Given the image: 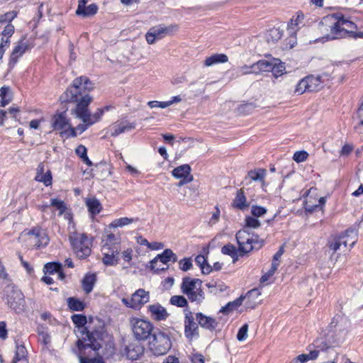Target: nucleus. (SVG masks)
I'll return each instance as SVG.
<instances>
[{
    "mask_svg": "<svg viewBox=\"0 0 363 363\" xmlns=\"http://www.w3.org/2000/svg\"><path fill=\"white\" fill-rule=\"evenodd\" d=\"M94 88V84L86 76L75 78L66 91L60 96L62 103L75 104L71 110L72 114L76 118H83L89 124H94L100 121L104 113V109L98 108L94 114H91L89 106L93 101L89 92Z\"/></svg>",
    "mask_w": 363,
    "mask_h": 363,
    "instance_id": "nucleus-1",
    "label": "nucleus"
},
{
    "mask_svg": "<svg viewBox=\"0 0 363 363\" xmlns=\"http://www.w3.org/2000/svg\"><path fill=\"white\" fill-rule=\"evenodd\" d=\"M71 319L81 333V337H79L76 342V346L79 352L83 353L86 349L91 348L95 352L99 351L102 345L99 341H102L104 337L105 329L104 326H99L92 330H89L86 325L87 318L84 314H73Z\"/></svg>",
    "mask_w": 363,
    "mask_h": 363,
    "instance_id": "nucleus-2",
    "label": "nucleus"
},
{
    "mask_svg": "<svg viewBox=\"0 0 363 363\" xmlns=\"http://www.w3.org/2000/svg\"><path fill=\"white\" fill-rule=\"evenodd\" d=\"M349 326L350 323L346 318L336 315L329 325L328 333L314 340V347L323 351L325 347H339L345 339Z\"/></svg>",
    "mask_w": 363,
    "mask_h": 363,
    "instance_id": "nucleus-3",
    "label": "nucleus"
},
{
    "mask_svg": "<svg viewBox=\"0 0 363 363\" xmlns=\"http://www.w3.org/2000/svg\"><path fill=\"white\" fill-rule=\"evenodd\" d=\"M152 340L149 341L150 351L155 356L166 354L172 348V344L170 338V333H167L156 328L152 335Z\"/></svg>",
    "mask_w": 363,
    "mask_h": 363,
    "instance_id": "nucleus-4",
    "label": "nucleus"
},
{
    "mask_svg": "<svg viewBox=\"0 0 363 363\" xmlns=\"http://www.w3.org/2000/svg\"><path fill=\"white\" fill-rule=\"evenodd\" d=\"M4 292L9 308L18 314L24 311L26 307L25 296L16 286L12 284H8Z\"/></svg>",
    "mask_w": 363,
    "mask_h": 363,
    "instance_id": "nucleus-5",
    "label": "nucleus"
},
{
    "mask_svg": "<svg viewBox=\"0 0 363 363\" xmlns=\"http://www.w3.org/2000/svg\"><path fill=\"white\" fill-rule=\"evenodd\" d=\"M130 323L133 335L138 341L147 340L156 330L150 321L144 319L133 318Z\"/></svg>",
    "mask_w": 363,
    "mask_h": 363,
    "instance_id": "nucleus-6",
    "label": "nucleus"
},
{
    "mask_svg": "<svg viewBox=\"0 0 363 363\" xmlns=\"http://www.w3.org/2000/svg\"><path fill=\"white\" fill-rule=\"evenodd\" d=\"M178 30L177 24H171L166 26L164 24H160L151 27L145 35L146 40L148 44H154L157 40H161L167 35H173Z\"/></svg>",
    "mask_w": 363,
    "mask_h": 363,
    "instance_id": "nucleus-7",
    "label": "nucleus"
},
{
    "mask_svg": "<svg viewBox=\"0 0 363 363\" xmlns=\"http://www.w3.org/2000/svg\"><path fill=\"white\" fill-rule=\"evenodd\" d=\"M69 240L73 251L79 259H85L91 255V250L86 243L87 236L85 233H82L79 238H78V235L75 233L74 235L69 236Z\"/></svg>",
    "mask_w": 363,
    "mask_h": 363,
    "instance_id": "nucleus-8",
    "label": "nucleus"
},
{
    "mask_svg": "<svg viewBox=\"0 0 363 363\" xmlns=\"http://www.w3.org/2000/svg\"><path fill=\"white\" fill-rule=\"evenodd\" d=\"M62 104V103L61 102ZM65 104L62 108L64 110L61 112L57 111L56 113L52 117V127L55 130H64L65 128L69 125L70 120L67 117V111H68V107H67L66 103H63Z\"/></svg>",
    "mask_w": 363,
    "mask_h": 363,
    "instance_id": "nucleus-9",
    "label": "nucleus"
},
{
    "mask_svg": "<svg viewBox=\"0 0 363 363\" xmlns=\"http://www.w3.org/2000/svg\"><path fill=\"white\" fill-rule=\"evenodd\" d=\"M250 235V232L245 228L238 230L235 235V239L238 245L240 255H241V257L248 254V246H250V242H252Z\"/></svg>",
    "mask_w": 363,
    "mask_h": 363,
    "instance_id": "nucleus-10",
    "label": "nucleus"
},
{
    "mask_svg": "<svg viewBox=\"0 0 363 363\" xmlns=\"http://www.w3.org/2000/svg\"><path fill=\"white\" fill-rule=\"evenodd\" d=\"M272 64L273 60H260L251 66H244L242 69L245 70L244 72L245 74L253 73L257 74L262 72H269L272 69Z\"/></svg>",
    "mask_w": 363,
    "mask_h": 363,
    "instance_id": "nucleus-11",
    "label": "nucleus"
},
{
    "mask_svg": "<svg viewBox=\"0 0 363 363\" xmlns=\"http://www.w3.org/2000/svg\"><path fill=\"white\" fill-rule=\"evenodd\" d=\"M184 333L187 338L199 336V324L194 322L192 312L188 311L184 318Z\"/></svg>",
    "mask_w": 363,
    "mask_h": 363,
    "instance_id": "nucleus-12",
    "label": "nucleus"
},
{
    "mask_svg": "<svg viewBox=\"0 0 363 363\" xmlns=\"http://www.w3.org/2000/svg\"><path fill=\"white\" fill-rule=\"evenodd\" d=\"M196 320L199 325L211 332L216 330L219 325V323L215 318L208 316L201 312L196 313Z\"/></svg>",
    "mask_w": 363,
    "mask_h": 363,
    "instance_id": "nucleus-13",
    "label": "nucleus"
},
{
    "mask_svg": "<svg viewBox=\"0 0 363 363\" xmlns=\"http://www.w3.org/2000/svg\"><path fill=\"white\" fill-rule=\"evenodd\" d=\"M150 299L149 292L146 291L143 289H138L130 298V301L132 302L133 309H140L144 304L147 303Z\"/></svg>",
    "mask_w": 363,
    "mask_h": 363,
    "instance_id": "nucleus-14",
    "label": "nucleus"
},
{
    "mask_svg": "<svg viewBox=\"0 0 363 363\" xmlns=\"http://www.w3.org/2000/svg\"><path fill=\"white\" fill-rule=\"evenodd\" d=\"M158 261L164 264H167L169 262L174 263L177 261V256L171 249H165L150 262V269H153L154 264H156Z\"/></svg>",
    "mask_w": 363,
    "mask_h": 363,
    "instance_id": "nucleus-15",
    "label": "nucleus"
},
{
    "mask_svg": "<svg viewBox=\"0 0 363 363\" xmlns=\"http://www.w3.org/2000/svg\"><path fill=\"white\" fill-rule=\"evenodd\" d=\"M125 352L128 359L137 360L144 354L145 347L139 342H133L125 346Z\"/></svg>",
    "mask_w": 363,
    "mask_h": 363,
    "instance_id": "nucleus-16",
    "label": "nucleus"
},
{
    "mask_svg": "<svg viewBox=\"0 0 363 363\" xmlns=\"http://www.w3.org/2000/svg\"><path fill=\"white\" fill-rule=\"evenodd\" d=\"M350 30L344 28L342 26L339 25V23H333L330 26V34H328L323 37V39L326 40H335L345 38L349 36Z\"/></svg>",
    "mask_w": 363,
    "mask_h": 363,
    "instance_id": "nucleus-17",
    "label": "nucleus"
},
{
    "mask_svg": "<svg viewBox=\"0 0 363 363\" xmlns=\"http://www.w3.org/2000/svg\"><path fill=\"white\" fill-rule=\"evenodd\" d=\"M107 252L103 253L102 262L106 266H116L118 263L119 249L118 247H108Z\"/></svg>",
    "mask_w": 363,
    "mask_h": 363,
    "instance_id": "nucleus-18",
    "label": "nucleus"
},
{
    "mask_svg": "<svg viewBox=\"0 0 363 363\" xmlns=\"http://www.w3.org/2000/svg\"><path fill=\"white\" fill-rule=\"evenodd\" d=\"M148 311L151 313L153 319L157 321L164 320L169 316L167 310L159 303L150 305Z\"/></svg>",
    "mask_w": 363,
    "mask_h": 363,
    "instance_id": "nucleus-19",
    "label": "nucleus"
},
{
    "mask_svg": "<svg viewBox=\"0 0 363 363\" xmlns=\"http://www.w3.org/2000/svg\"><path fill=\"white\" fill-rule=\"evenodd\" d=\"M28 48L29 45L26 43H22V41L15 46L10 56L9 66L10 67H13L18 61V58L21 57Z\"/></svg>",
    "mask_w": 363,
    "mask_h": 363,
    "instance_id": "nucleus-20",
    "label": "nucleus"
},
{
    "mask_svg": "<svg viewBox=\"0 0 363 363\" xmlns=\"http://www.w3.org/2000/svg\"><path fill=\"white\" fill-rule=\"evenodd\" d=\"M97 281V275L96 273H86L82 279V287L86 294H90Z\"/></svg>",
    "mask_w": 363,
    "mask_h": 363,
    "instance_id": "nucleus-21",
    "label": "nucleus"
},
{
    "mask_svg": "<svg viewBox=\"0 0 363 363\" xmlns=\"http://www.w3.org/2000/svg\"><path fill=\"white\" fill-rule=\"evenodd\" d=\"M85 204L91 218L95 217L103 209L101 203L96 197L87 198Z\"/></svg>",
    "mask_w": 363,
    "mask_h": 363,
    "instance_id": "nucleus-22",
    "label": "nucleus"
},
{
    "mask_svg": "<svg viewBox=\"0 0 363 363\" xmlns=\"http://www.w3.org/2000/svg\"><path fill=\"white\" fill-rule=\"evenodd\" d=\"M136 124L135 123H130L127 121H121L118 124H116L113 126V130L111 133V135L113 137H116L121 133L130 131L135 128Z\"/></svg>",
    "mask_w": 363,
    "mask_h": 363,
    "instance_id": "nucleus-23",
    "label": "nucleus"
},
{
    "mask_svg": "<svg viewBox=\"0 0 363 363\" xmlns=\"http://www.w3.org/2000/svg\"><path fill=\"white\" fill-rule=\"evenodd\" d=\"M197 282L201 286L202 281L199 279H191L189 277H185L182 279L181 289L183 294L194 291L196 289Z\"/></svg>",
    "mask_w": 363,
    "mask_h": 363,
    "instance_id": "nucleus-24",
    "label": "nucleus"
},
{
    "mask_svg": "<svg viewBox=\"0 0 363 363\" xmlns=\"http://www.w3.org/2000/svg\"><path fill=\"white\" fill-rule=\"evenodd\" d=\"M306 82V88L308 92L317 91L322 88V79L320 76L314 77L309 75L305 77Z\"/></svg>",
    "mask_w": 363,
    "mask_h": 363,
    "instance_id": "nucleus-25",
    "label": "nucleus"
},
{
    "mask_svg": "<svg viewBox=\"0 0 363 363\" xmlns=\"http://www.w3.org/2000/svg\"><path fill=\"white\" fill-rule=\"evenodd\" d=\"M260 292L257 289H253L247 291L245 297V299H247L245 305L247 308H255L257 304L259 302V301H257V299L260 296Z\"/></svg>",
    "mask_w": 363,
    "mask_h": 363,
    "instance_id": "nucleus-26",
    "label": "nucleus"
},
{
    "mask_svg": "<svg viewBox=\"0 0 363 363\" xmlns=\"http://www.w3.org/2000/svg\"><path fill=\"white\" fill-rule=\"evenodd\" d=\"M284 30L279 28H272L267 30L264 35L266 41L270 44H274L280 40L283 35Z\"/></svg>",
    "mask_w": 363,
    "mask_h": 363,
    "instance_id": "nucleus-27",
    "label": "nucleus"
},
{
    "mask_svg": "<svg viewBox=\"0 0 363 363\" xmlns=\"http://www.w3.org/2000/svg\"><path fill=\"white\" fill-rule=\"evenodd\" d=\"M16 350L12 363H17L18 362L28 363V352L24 345L16 342Z\"/></svg>",
    "mask_w": 363,
    "mask_h": 363,
    "instance_id": "nucleus-28",
    "label": "nucleus"
},
{
    "mask_svg": "<svg viewBox=\"0 0 363 363\" xmlns=\"http://www.w3.org/2000/svg\"><path fill=\"white\" fill-rule=\"evenodd\" d=\"M233 206L239 210H244L249 207V203L247 202L246 196L242 189L237 191L236 196L233 201Z\"/></svg>",
    "mask_w": 363,
    "mask_h": 363,
    "instance_id": "nucleus-29",
    "label": "nucleus"
},
{
    "mask_svg": "<svg viewBox=\"0 0 363 363\" xmlns=\"http://www.w3.org/2000/svg\"><path fill=\"white\" fill-rule=\"evenodd\" d=\"M67 303L68 308L71 311H83L86 306V304L84 301H82L75 296L69 297L67 299Z\"/></svg>",
    "mask_w": 363,
    "mask_h": 363,
    "instance_id": "nucleus-30",
    "label": "nucleus"
},
{
    "mask_svg": "<svg viewBox=\"0 0 363 363\" xmlns=\"http://www.w3.org/2000/svg\"><path fill=\"white\" fill-rule=\"evenodd\" d=\"M91 172H93L92 177L96 176L101 180L106 179L111 174L106 163L96 164L94 168L91 169Z\"/></svg>",
    "mask_w": 363,
    "mask_h": 363,
    "instance_id": "nucleus-31",
    "label": "nucleus"
},
{
    "mask_svg": "<svg viewBox=\"0 0 363 363\" xmlns=\"http://www.w3.org/2000/svg\"><path fill=\"white\" fill-rule=\"evenodd\" d=\"M228 61V57L223 53H216L206 58L204 66L210 67L218 63H225Z\"/></svg>",
    "mask_w": 363,
    "mask_h": 363,
    "instance_id": "nucleus-32",
    "label": "nucleus"
},
{
    "mask_svg": "<svg viewBox=\"0 0 363 363\" xmlns=\"http://www.w3.org/2000/svg\"><path fill=\"white\" fill-rule=\"evenodd\" d=\"M221 252L223 255L230 256L233 259V263H235L238 260L239 257H241V255H240L239 247L236 248L231 243H228V244L225 245L221 248Z\"/></svg>",
    "mask_w": 363,
    "mask_h": 363,
    "instance_id": "nucleus-33",
    "label": "nucleus"
},
{
    "mask_svg": "<svg viewBox=\"0 0 363 363\" xmlns=\"http://www.w3.org/2000/svg\"><path fill=\"white\" fill-rule=\"evenodd\" d=\"M191 168L189 164H185L174 168L172 172V176L177 179L184 178L186 177L193 176L191 174Z\"/></svg>",
    "mask_w": 363,
    "mask_h": 363,
    "instance_id": "nucleus-34",
    "label": "nucleus"
},
{
    "mask_svg": "<svg viewBox=\"0 0 363 363\" xmlns=\"http://www.w3.org/2000/svg\"><path fill=\"white\" fill-rule=\"evenodd\" d=\"M266 172V169L262 168L252 169L247 172V175L245 177V179L261 182L264 180Z\"/></svg>",
    "mask_w": 363,
    "mask_h": 363,
    "instance_id": "nucleus-35",
    "label": "nucleus"
},
{
    "mask_svg": "<svg viewBox=\"0 0 363 363\" xmlns=\"http://www.w3.org/2000/svg\"><path fill=\"white\" fill-rule=\"evenodd\" d=\"M245 299V297L243 296H240L238 298H236L233 301L228 302L225 306H223L219 312L222 313L223 314H228L230 312H232L234 309L237 308L238 307L240 306L242 303L243 300Z\"/></svg>",
    "mask_w": 363,
    "mask_h": 363,
    "instance_id": "nucleus-36",
    "label": "nucleus"
},
{
    "mask_svg": "<svg viewBox=\"0 0 363 363\" xmlns=\"http://www.w3.org/2000/svg\"><path fill=\"white\" fill-rule=\"evenodd\" d=\"M285 69L286 67L284 62H281L279 59L273 58V64L270 72H272L274 78L277 79L286 73Z\"/></svg>",
    "mask_w": 363,
    "mask_h": 363,
    "instance_id": "nucleus-37",
    "label": "nucleus"
},
{
    "mask_svg": "<svg viewBox=\"0 0 363 363\" xmlns=\"http://www.w3.org/2000/svg\"><path fill=\"white\" fill-rule=\"evenodd\" d=\"M98 6L96 4H91L89 6H84L81 10H76V15L82 17H89L94 16L98 11Z\"/></svg>",
    "mask_w": 363,
    "mask_h": 363,
    "instance_id": "nucleus-38",
    "label": "nucleus"
},
{
    "mask_svg": "<svg viewBox=\"0 0 363 363\" xmlns=\"http://www.w3.org/2000/svg\"><path fill=\"white\" fill-rule=\"evenodd\" d=\"M12 100L10 87L4 86L0 89V106L5 107Z\"/></svg>",
    "mask_w": 363,
    "mask_h": 363,
    "instance_id": "nucleus-39",
    "label": "nucleus"
},
{
    "mask_svg": "<svg viewBox=\"0 0 363 363\" xmlns=\"http://www.w3.org/2000/svg\"><path fill=\"white\" fill-rule=\"evenodd\" d=\"M62 264L60 262H50L46 263L43 267V272L49 274H54L62 269Z\"/></svg>",
    "mask_w": 363,
    "mask_h": 363,
    "instance_id": "nucleus-40",
    "label": "nucleus"
},
{
    "mask_svg": "<svg viewBox=\"0 0 363 363\" xmlns=\"http://www.w3.org/2000/svg\"><path fill=\"white\" fill-rule=\"evenodd\" d=\"M251 240L252 242H250V246H248V253L254 250H258L264 245V240L263 239H259L257 234L253 233L251 237Z\"/></svg>",
    "mask_w": 363,
    "mask_h": 363,
    "instance_id": "nucleus-41",
    "label": "nucleus"
},
{
    "mask_svg": "<svg viewBox=\"0 0 363 363\" xmlns=\"http://www.w3.org/2000/svg\"><path fill=\"white\" fill-rule=\"evenodd\" d=\"M172 305L176 306L179 308H184L188 306V301L186 298L182 295L172 296L169 300Z\"/></svg>",
    "mask_w": 363,
    "mask_h": 363,
    "instance_id": "nucleus-42",
    "label": "nucleus"
},
{
    "mask_svg": "<svg viewBox=\"0 0 363 363\" xmlns=\"http://www.w3.org/2000/svg\"><path fill=\"white\" fill-rule=\"evenodd\" d=\"M245 226L243 228H258L261 225L260 221L257 217L247 216L245 219Z\"/></svg>",
    "mask_w": 363,
    "mask_h": 363,
    "instance_id": "nucleus-43",
    "label": "nucleus"
},
{
    "mask_svg": "<svg viewBox=\"0 0 363 363\" xmlns=\"http://www.w3.org/2000/svg\"><path fill=\"white\" fill-rule=\"evenodd\" d=\"M36 238H38V242L35 244L37 249L47 246L50 241L49 237L45 230H42Z\"/></svg>",
    "mask_w": 363,
    "mask_h": 363,
    "instance_id": "nucleus-44",
    "label": "nucleus"
},
{
    "mask_svg": "<svg viewBox=\"0 0 363 363\" xmlns=\"http://www.w3.org/2000/svg\"><path fill=\"white\" fill-rule=\"evenodd\" d=\"M332 19L335 20V23H339V25L340 26H345V24H347L348 19L345 18L344 15L341 13H333L330 16H327L323 18V21L327 22Z\"/></svg>",
    "mask_w": 363,
    "mask_h": 363,
    "instance_id": "nucleus-45",
    "label": "nucleus"
},
{
    "mask_svg": "<svg viewBox=\"0 0 363 363\" xmlns=\"http://www.w3.org/2000/svg\"><path fill=\"white\" fill-rule=\"evenodd\" d=\"M35 179L38 182H42L45 186H50L52 182V176L50 170H48L45 174L36 175Z\"/></svg>",
    "mask_w": 363,
    "mask_h": 363,
    "instance_id": "nucleus-46",
    "label": "nucleus"
},
{
    "mask_svg": "<svg viewBox=\"0 0 363 363\" xmlns=\"http://www.w3.org/2000/svg\"><path fill=\"white\" fill-rule=\"evenodd\" d=\"M321 354L325 358H328V361H332L334 360V362H336L335 359L337 358L338 353L335 350V347H325V350H321Z\"/></svg>",
    "mask_w": 363,
    "mask_h": 363,
    "instance_id": "nucleus-47",
    "label": "nucleus"
},
{
    "mask_svg": "<svg viewBox=\"0 0 363 363\" xmlns=\"http://www.w3.org/2000/svg\"><path fill=\"white\" fill-rule=\"evenodd\" d=\"M255 108L256 105L254 103H245L240 105L238 111L241 114L247 115L252 113Z\"/></svg>",
    "mask_w": 363,
    "mask_h": 363,
    "instance_id": "nucleus-48",
    "label": "nucleus"
},
{
    "mask_svg": "<svg viewBox=\"0 0 363 363\" xmlns=\"http://www.w3.org/2000/svg\"><path fill=\"white\" fill-rule=\"evenodd\" d=\"M50 206L55 207L59 211V216L62 215L67 210L65 203L58 199H52Z\"/></svg>",
    "mask_w": 363,
    "mask_h": 363,
    "instance_id": "nucleus-49",
    "label": "nucleus"
},
{
    "mask_svg": "<svg viewBox=\"0 0 363 363\" xmlns=\"http://www.w3.org/2000/svg\"><path fill=\"white\" fill-rule=\"evenodd\" d=\"M342 234L352 238L350 247H352L357 240V230L355 228L350 227L347 228Z\"/></svg>",
    "mask_w": 363,
    "mask_h": 363,
    "instance_id": "nucleus-50",
    "label": "nucleus"
},
{
    "mask_svg": "<svg viewBox=\"0 0 363 363\" xmlns=\"http://www.w3.org/2000/svg\"><path fill=\"white\" fill-rule=\"evenodd\" d=\"M138 218H127V217H124V218H121L119 219H116L115 220L111 225L113 227H123L124 225H128L131 223H133V221H136L138 220Z\"/></svg>",
    "mask_w": 363,
    "mask_h": 363,
    "instance_id": "nucleus-51",
    "label": "nucleus"
},
{
    "mask_svg": "<svg viewBox=\"0 0 363 363\" xmlns=\"http://www.w3.org/2000/svg\"><path fill=\"white\" fill-rule=\"evenodd\" d=\"M116 244L118 245L116 235L113 233H109L106 235V242L103 245V250L108 249V247H116Z\"/></svg>",
    "mask_w": 363,
    "mask_h": 363,
    "instance_id": "nucleus-52",
    "label": "nucleus"
},
{
    "mask_svg": "<svg viewBox=\"0 0 363 363\" xmlns=\"http://www.w3.org/2000/svg\"><path fill=\"white\" fill-rule=\"evenodd\" d=\"M267 212V209L263 206L253 205L251 208V213L253 216L259 218L265 215Z\"/></svg>",
    "mask_w": 363,
    "mask_h": 363,
    "instance_id": "nucleus-53",
    "label": "nucleus"
},
{
    "mask_svg": "<svg viewBox=\"0 0 363 363\" xmlns=\"http://www.w3.org/2000/svg\"><path fill=\"white\" fill-rule=\"evenodd\" d=\"M79 355V362L80 363H105L102 357H94V358H89L86 357H83L82 354H85V351L83 353H80Z\"/></svg>",
    "mask_w": 363,
    "mask_h": 363,
    "instance_id": "nucleus-54",
    "label": "nucleus"
},
{
    "mask_svg": "<svg viewBox=\"0 0 363 363\" xmlns=\"http://www.w3.org/2000/svg\"><path fill=\"white\" fill-rule=\"evenodd\" d=\"M61 137L68 138H75L77 135V130L75 128L72 127V125L69 123L68 125L67 128L64 130L60 133Z\"/></svg>",
    "mask_w": 363,
    "mask_h": 363,
    "instance_id": "nucleus-55",
    "label": "nucleus"
},
{
    "mask_svg": "<svg viewBox=\"0 0 363 363\" xmlns=\"http://www.w3.org/2000/svg\"><path fill=\"white\" fill-rule=\"evenodd\" d=\"M308 153L305 150L296 151L293 156V160L297 163L304 162L307 160Z\"/></svg>",
    "mask_w": 363,
    "mask_h": 363,
    "instance_id": "nucleus-56",
    "label": "nucleus"
},
{
    "mask_svg": "<svg viewBox=\"0 0 363 363\" xmlns=\"http://www.w3.org/2000/svg\"><path fill=\"white\" fill-rule=\"evenodd\" d=\"M179 264V269L184 272H187L192 267L191 259L190 257H185L181 259Z\"/></svg>",
    "mask_w": 363,
    "mask_h": 363,
    "instance_id": "nucleus-57",
    "label": "nucleus"
},
{
    "mask_svg": "<svg viewBox=\"0 0 363 363\" xmlns=\"http://www.w3.org/2000/svg\"><path fill=\"white\" fill-rule=\"evenodd\" d=\"M248 325L247 323L242 325L237 333V339L238 341H243L247 337Z\"/></svg>",
    "mask_w": 363,
    "mask_h": 363,
    "instance_id": "nucleus-58",
    "label": "nucleus"
},
{
    "mask_svg": "<svg viewBox=\"0 0 363 363\" xmlns=\"http://www.w3.org/2000/svg\"><path fill=\"white\" fill-rule=\"evenodd\" d=\"M306 82L307 80H306L305 78L300 80L296 86L295 93L300 95L306 91H308V89L306 88Z\"/></svg>",
    "mask_w": 363,
    "mask_h": 363,
    "instance_id": "nucleus-59",
    "label": "nucleus"
},
{
    "mask_svg": "<svg viewBox=\"0 0 363 363\" xmlns=\"http://www.w3.org/2000/svg\"><path fill=\"white\" fill-rule=\"evenodd\" d=\"M171 105V102L167 101H151L148 102V106L150 108H164Z\"/></svg>",
    "mask_w": 363,
    "mask_h": 363,
    "instance_id": "nucleus-60",
    "label": "nucleus"
},
{
    "mask_svg": "<svg viewBox=\"0 0 363 363\" xmlns=\"http://www.w3.org/2000/svg\"><path fill=\"white\" fill-rule=\"evenodd\" d=\"M353 150L354 146L352 144H345L340 151V156L347 157L353 151Z\"/></svg>",
    "mask_w": 363,
    "mask_h": 363,
    "instance_id": "nucleus-61",
    "label": "nucleus"
},
{
    "mask_svg": "<svg viewBox=\"0 0 363 363\" xmlns=\"http://www.w3.org/2000/svg\"><path fill=\"white\" fill-rule=\"evenodd\" d=\"M340 242L341 239H340L339 237L335 238L333 241L328 242V247L330 250L335 252L342 245V242Z\"/></svg>",
    "mask_w": 363,
    "mask_h": 363,
    "instance_id": "nucleus-62",
    "label": "nucleus"
},
{
    "mask_svg": "<svg viewBox=\"0 0 363 363\" xmlns=\"http://www.w3.org/2000/svg\"><path fill=\"white\" fill-rule=\"evenodd\" d=\"M16 16V13L14 11L7 12L4 15H1L0 17V22H10Z\"/></svg>",
    "mask_w": 363,
    "mask_h": 363,
    "instance_id": "nucleus-63",
    "label": "nucleus"
},
{
    "mask_svg": "<svg viewBox=\"0 0 363 363\" xmlns=\"http://www.w3.org/2000/svg\"><path fill=\"white\" fill-rule=\"evenodd\" d=\"M357 118H359L360 122L358 125L355 126L354 128L357 130L359 126L363 127V101L359 106V108L357 109Z\"/></svg>",
    "mask_w": 363,
    "mask_h": 363,
    "instance_id": "nucleus-64",
    "label": "nucleus"
}]
</instances>
